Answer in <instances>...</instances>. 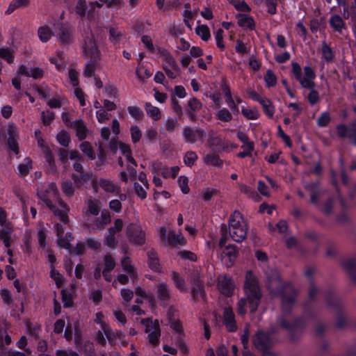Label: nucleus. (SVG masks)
Wrapping results in <instances>:
<instances>
[{
  "instance_id": "f257e3e1",
  "label": "nucleus",
  "mask_w": 356,
  "mask_h": 356,
  "mask_svg": "<svg viewBox=\"0 0 356 356\" xmlns=\"http://www.w3.org/2000/svg\"><path fill=\"white\" fill-rule=\"evenodd\" d=\"M267 280L268 290L271 294L280 296L282 312L284 315L288 314L295 305L297 291L291 284L283 283L276 271H272Z\"/></svg>"
},
{
  "instance_id": "f03ea898",
  "label": "nucleus",
  "mask_w": 356,
  "mask_h": 356,
  "mask_svg": "<svg viewBox=\"0 0 356 356\" xmlns=\"http://www.w3.org/2000/svg\"><path fill=\"white\" fill-rule=\"evenodd\" d=\"M245 297L241 298L238 304V313L244 315L246 312L245 307L248 304L251 312H254L260 303L262 297L261 287L257 277L251 271H248L245 276L244 284Z\"/></svg>"
},
{
  "instance_id": "7ed1b4c3",
  "label": "nucleus",
  "mask_w": 356,
  "mask_h": 356,
  "mask_svg": "<svg viewBox=\"0 0 356 356\" xmlns=\"http://www.w3.org/2000/svg\"><path fill=\"white\" fill-rule=\"evenodd\" d=\"M37 195L63 222L67 223L68 222L67 212L69 208L60 199L56 184L50 183L46 189L38 191Z\"/></svg>"
},
{
  "instance_id": "20e7f679",
  "label": "nucleus",
  "mask_w": 356,
  "mask_h": 356,
  "mask_svg": "<svg viewBox=\"0 0 356 356\" xmlns=\"http://www.w3.org/2000/svg\"><path fill=\"white\" fill-rule=\"evenodd\" d=\"M248 225L243 215L235 211L229 219V234L236 242L243 241L247 235Z\"/></svg>"
},
{
  "instance_id": "39448f33",
  "label": "nucleus",
  "mask_w": 356,
  "mask_h": 356,
  "mask_svg": "<svg viewBox=\"0 0 356 356\" xmlns=\"http://www.w3.org/2000/svg\"><path fill=\"white\" fill-rule=\"evenodd\" d=\"M292 73L296 79L299 81L302 87H311L312 86V79H315L316 74L310 66H305L303 68L304 74L302 75V69L300 65L296 63H291Z\"/></svg>"
},
{
  "instance_id": "423d86ee",
  "label": "nucleus",
  "mask_w": 356,
  "mask_h": 356,
  "mask_svg": "<svg viewBox=\"0 0 356 356\" xmlns=\"http://www.w3.org/2000/svg\"><path fill=\"white\" fill-rule=\"evenodd\" d=\"M94 188L99 187L105 193L117 195L121 200H124L127 198L125 194L122 193L121 187L119 184L115 183L113 181L107 178H100L93 186Z\"/></svg>"
},
{
  "instance_id": "0eeeda50",
  "label": "nucleus",
  "mask_w": 356,
  "mask_h": 356,
  "mask_svg": "<svg viewBox=\"0 0 356 356\" xmlns=\"http://www.w3.org/2000/svg\"><path fill=\"white\" fill-rule=\"evenodd\" d=\"M82 49L86 57L99 59L100 51L98 49L94 35L92 31H87L83 35Z\"/></svg>"
},
{
  "instance_id": "6e6552de",
  "label": "nucleus",
  "mask_w": 356,
  "mask_h": 356,
  "mask_svg": "<svg viewBox=\"0 0 356 356\" xmlns=\"http://www.w3.org/2000/svg\"><path fill=\"white\" fill-rule=\"evenodd\" d=\"M140 322L145 326V331L147 334L149 342L152 346H156L159 343V337L161 335L159 321L155 320L152 321L149 318H143Z\"/></svg>"
},
{
  "instance_id": "1a4fd4ad",
  "label": "nucleus",
  "mask_w": 356,
  "mask_h": 356,
  "mask_svg": "<svg viewBox=\"0 0 356 356\" xmlns=\"http://www.w3.org/2000/svg\"><path fill=\"white\" fill-rule=\"evenodd\" d=\"M184 141L186 143L194 144L200 142L202 143L206 136L204 129L199 127L184 126L182 129Z\"/></svg>"
},
{
  "instance_id": "9d476101",
  "label": "nucleus",
  "mask_w": 356,
  "mask_h": 356,
  "mask_svg": "<svg viewBox=\"0 0 356 356\" xmlns=\"http://www.w3.org/2000/svg\"><path fill=\"white\" fill-rule=\"evenodd\" d=\"M126 234L130 243L142 245L145 242V234L139 225L131 223L126 229Z\"/></svg>"
},
{
  "instance_id": "9b49d317",
  "label": "nucleus",
  "mask_w": 356,
  "mask_h": 356,
  "mask_svg": "<svg viewBox=\"0 0 356 356\" xmlns=\"http://www.w3.org/2000/svg\"><path fill=\"white\" fill-rule=\"evenodd\" d=\"M124 223L122 219L117 218L114 221V226L110 227L104 235V244L109 248H115L118 241L115 238V234L122 231Z\"/></svg>"
},
{
  "instance_id": "f8f14e48",
  "label": "nucleus",
  "mask_w": 356,
  "mask_h": 356,
  "mask_svg": "<svg viewBox=\"0 0 356 356\" xmlns=\"http://www.w3.org/2000/svg\"><path fill=\"white\" fill-rule=\"evenodd\" d=\"M336 131L340 138H348L356 146V120L353 121L349 125L338 124Z\"/></svg>"
},
{
  "instance_id": "ddd939ff",
  "label": "nucleus",
  "mask_w": 356,
  "mask_h": 356,
  "mask_svg": "<svg viewBox=\"0 0 356 356\" xmlns=\"http://www.w3.org/2000/svg\"><path fill=\"white\" fill-rule=\"evenodd\" d=\"M252 342L255 348L262 352L268 350L273 345L270 335L263 330H259L255 334Z\"/></svg>"
},
{
  "instance_id": "4468645a",
  "label": "nucleus",
  "mask_w": 356,
  "mask_h": 356,
  "mask_svg": "<svg viewBox=\"0 0 356 356\" xmlns=\"http://www.w3.org/2000/svg\"><path fill=\"white\" fill-rule=\"evenodd\" d=\"M56 35L61 43L70 44L73 40L74 31L70 24L60 23L58 24Z\"/></svg>"
},
{
  "instance_id": "2eb2a0df",
  "label": "nucleus",
  "mask_w": 356,
  "mask_h": 356,
  "mask_svg": "<svg viewBox=\"0 0 356 356\" xmlns=\"http://www.w3.org/2000/svg\"><path fill=\"white\" fill-rule=\"evenodd\" d=\"M157 299L166 305L171 299L170 286L166 282H160L155 286Z\"/></svg>"
},
{
  "instance_id": "dca6fc26",
  "label": "nucleus",
  "mask_w": 356,
  "mask_h": 356,
  "mask_svg": "<svg viewBox=\"0 0 356 356\" xmlns=\"http://www.w3.org/2000/svg\"><path fill=\"white\" fill-rule=\"evenodd\" d=\"M218 288L221 293L229 296L232 294L234 286L230 277L220 275L218 278Z\"/></svg>"
},
{
  "instance_id": "f3484780",
  "label": "nucleus",
  "mask_w": 356,
  "mask_h": 356,
  "mask_svg": "<svg viewBox=\"0 0 356 356\" xmlns=\"http://www.w3.org/2000/svg\"><path fill=\"white\" fill-rule=\"evenodd\" d=\"M223 323L229 332H236L237 325L235 321L234 314L230 307H225L223 312Z\"/></svg>"
},
{
  "instance_id": "a211bd4d",
  "label": "nucleus",
  "mask_w": 356,
  "mask_h": 356,
  "mask_svg": "<svg viewBox=\"0 0 356 356\" xmlns=\"http://www.w3.org/2000/svg\"><path fill=\"white\" fill-rule=\"evenodd\" d=\"M327 305H331L332 304L336 307L337 311V325L339 327H342L346 323V318L343 313L339 309V301L335 298L333 294H329L325 296Z\"/></svg>"
},
{
  "instance_id": "6ab92c4d",
  "label": "nucleus",
  "mask_w": 356,
  "mask_h": 356,
  "mask_svg": "<svg viewBox=\"0 0 356 356\" xmlns=\"http://www.w3.org/2000/svg\"><path fill=\"white\" fill-rule=\"evenodd\" d=\"M237 138L243 143L241 147L247 148V152H239L237 156L241 158L250 156L254 149V143L249 140L248 135L244 132L238 131L237 133Z\"/></svg>"
},
{
  "instance_id": "aec40b11",
  "label": "nucleus",
  "mask_w": 356,
  "mask_h": 356,
  "mask_svg": "<svg viewBox=\"0 0 356 356\" xmlns=\"http://www.w3.org/2000/svg\"><path fill=\"white\" fill-rule=\"evenodd\" d=\"M191 296L193 299L198 300L200 298L202 299L205 297L204 284L203 280L200 278L195 279L192 282Z\"/></svg>"
},
{
  "instance_id": "412c9836",
  "label": "nucleus",
  "mask_w": 356,
  "mask_h": 356,
  "mask_svg": "<svg viewBox=\"0 0 356 356\" xmlns=\"http://www.w3.org/2000/svg\"><path fill=\"white\" fill-rule=\"evenodd\" d=\"M305 188L310 194L311 202L317 206L322 193L318 184L317 182L307 184L305 185Z\"/></svg>"
},
{
  "instance_id": "4be33fe9",
  "label": "nucleus",
  "mask_w": 356,
  "mask_h": 356,
  "mask_svg": "<svg viewBox=\"0 0 356 356\" xmlns=\"http://www.w3.org/2000/svg\"><path fill=\"white\" fill-rule=\"evenodd\" d=\"M71 128L75 129L76 135L79 140H83L87 137L88 129L82 120L74 121Z\"/></svg>"
},
{
  "instance_id": "5701e85b",
  "label": "nucleus",
  "mask_w": 356,
  "mask_h": 356,
  "mask_svg": "<svg viewBox=\"0 0 356 356\" xmlns=\"http://www.w3.org/2000/svg\"><path fill=\"white\" fill-rule=\"evenodd\" d=\"M329 24L333 30L339 33H342L343 29H346V24L343 17L339 15H333L329 19Z\"/></svg>"
},
{
  "instance_id": "b1692460",
  "label": "nucleus",
  "mask_w": 356,
  "mask_h": 356,
  "mask_svg": "<svg viewBox=\"0 0 356 356\" xmlns=\"http://www.w3.org/2000/svg\"><path fill=\"white\" fill-rule=\"evenodd\" d=\"M186 242V241L181 234H176L174 231H170L168 233V239L165 244L171 246L184 245Z\"/></svg>"
},
{
  "instance_id": "393cba45",
  "label": "nucleus",
  "mask_w": 356,
  "mask_h": 356,
  "mask_svg": "<svg viewBox=\"0 0 356 356\" xmlns=\"http://www.w3.org/2000/svg\"><path fill=\"white\" fill-rule=\"evenodd\" d=\"M238 24L243 28L250 30H253L255 26V23L253 18L245 14H238L237 15Z\"/></svg>"
},
{
  "instance_id": "a878e982",
  "label": "nucleus",
  "mask_w": 356,
  "mask_h": 356,
  "mask_svg": "<svg viewBox=\"0 0 356 356\" xmlns=\"http://www.w3.org/2000/svg\"><path fill=\"white\" fill-rule=\"evenodd\" d=\"M148 264L149 268L155 272H161V265L156 252L154 250L147 252Z\"/></svg>"
},
{
  "instance_id": "bb28decb",
  "label": "nucleus",
  "mask_w": 356,
  "mask_h": 356,
  "mask_svg": "<svg viewBox=\"0 0 356 356\" xmlns=\"http://www.w3.org/2000/svg\"><path fill=\"white\" fill-rule=\"evenodd\" d=\"M343 267L349 273L352 280L356 284V258H350L343 262Z\"/></svg>"
},
{
  "instance_id": "cd10ccee",
  "label": "nucleus",
  "mask_w": 356,
  "mask_h": 356,
  "mask_svg": "<svg viewBox=\"0 0 356 356\" xmlns=\"http://www.w3.org/2000/svg\"><path fill=\"white\" fill-rule=\"evenodd\" d=\"M145 110L147 115L154 121H158L161 118V112L160 109L158 107L153 106L151 103H145Z\"/></svg>"
},
{
  "instance_id": "c85d7f7f",
  "label": "nucleus",
  "mask_w": 356,
  "mask_h": 356,
  "mask_svg": "<svg viewBox=\"0 0 356 356\" xmlns=\"http://www.w3.org/2000/svg\"><path fill=\"white\" fill-rule=\"evenodd\" d=\"M122 267L124 271L128 273L130 277L134 281L136 280L138 274L135 270L134 266L131 264L130 259L127 257H124L122 261Z\"/></svg>"
},
{
  "instance_id": "c756f323",
  "label": "nucleus",
  "mask_w": 356,
  "mask_h": 356,
  "mask_svg": "<svg viewBox=\"0 0 356 356\" xmlns=\"http://www.w3.org/2000/svg\"><path fill=\"white\" fill-rule=\"evenodd\" d=\"M111 215L108 210H103L101 216L96 220L95 227L97 229H103L104 227L111 222Z\"/></svg>"
},
{
  "instance_id": "7c9ffc66",
  "label": "nucleus",
  "mask_w": 356,
  "mask_h": 356,
  "mask_svg": "<svg viewBox=\"0 0 356 356\" xmlns=\"http://www.w3.org/2000/svg\"><path fill=\"white\" fill-rule=\"evenodd\" d=\"M38 35L41 42H47L54 35V32L49 26H42L39 27Z\"/></svg>"
},
{
  "instance_id": "2f4dec72",
  "label": "nucleus",
  "mask_w": 356,
  "mask_h": 356,
  "mask_svg": "<svg viewBox=\"0 0 356 356\" xmlns=\"http://www.w3.org/2000/svg\"><path fill=\"white\" fill-rule=\"evenodd\" d=\"M203 161L206 165L214 167H220L222 165V160L216 154H209L203 158Z\"/></svg>"
},
{
  "instance_id": "473e14b6",
  "label": "nucleus",
  "mask_w": 356,
  "mask_h": 356,
  "mask_svg": "<svg viewBox=\"0 0 356 356\" xmlns=\"http://www.w3.org/2000/svg\"><path fill=\"white\" fill-rule=\"evenodd\" d=\"M315 86L314 79H312V86L311 87H303L304 88H307L310 90L307 96V99L312 105L316 104L320 100L319 93L315 89Z\"/></svg>"
},
{
  "instance_id": "72a5a7b5",
  "label": "nucleus",
  "mask_w": 356,
  "mask_h": 356,
  "mask_svg": "<svg viewBox=\"0 0 356 356\" xmlns=\"http://www.w3.org/2000/svg\"><path fill=\"white\" fill-rule=\"evenodd\" d=\"M179 170V168L178 166H173V167H167V166H162L159 168V173L165 178H168L172 177V178H175Z\"/></svg>"
},
{
  "instance_id": "f704fd0d",
  "label": "nucleus",
  "mask_w": 356,
  "mask_h": 356,
  "mask_svg": "<svg viewBox=\"0 0 356 356\" xmlns=\"http://www.w3.org/2000/svg\"><path fill=\"white\" fill-rule=\"evenodd\" d=\"M172 280L178 290L180 291H186L185 280L177 272L173 271L172 273Z\"/></svg>"
},
{
  "instance_id": "c9c22d12",
  "label": "nucleus",
  "mask_w": 356,
  "mask_h": 356,
  "mask_svg": "<svg viewBox=\"0 0 356 356\" xmlns=\"http://www.w3.org/2000/svg\"><path fill=\"white\" fill-rule=\"evenodd\" d=\"M238 255V251L236 247L229 245L225 248L222 252V257H227L231 263H232Z\"/></svg>"
},
{
  "instance_id": "e433bc0d",
  "label": "nucleus",
  "mask_w": 356,
  "mask_h": 356,
  "mask_svg": "<svg viewBox=\"0 0 356 356\" xmlns=\"http://www.w3.org/2000/svg\"><path fill=\"white\" fill-rule=\"evenodd\" d=\"M97 59H92L87 61L85 64L84 70L83 72V75L85 77H91L95 75V72L96 70V60Z\"/></svg>"
},
{
  "instance_id": "4c0bfd02",
  "label": "nucleus",
  "mask_w": 356,
  "mask_h": 356,
  "mask_svg": "<svg viewBox=\"0 0 356 356\" xmlns=\"http://www.w3.org/2000/svg\"><path fill=\"white\" fill-rule=\"evenodd\" d=\"M267 116L270 118H272L275 113V108L272 104V102L266 97H264L261 99L259 102Z\"/></svg>"
},
{
  "instance_id": "58836bf2",
  "label": "nucleus",
  "mask_w": 356,
  "mask_h": 356,
  "mask_svg": "<svg viewBox=\"0 0 356 356\" xmlns=\"http://www.w3.org/2000/svg\"><path fill=\"white\" fill-rule=\"evenodd\" d=\"M216 117L217 120L224 122H229L233 119L232 113L226 108L218 110L216 114Z\"/></svg>"
},
{
  "instance_id": "ea45409f",
  "label": "nucleus",
  "mask_w": 356,
  "mask_h": 356,
  "mask_svg": "<svg viewBox=\"0 0 356 356\" xmlns=\"http://www.w3.org/2000/svg\"><path fill=\"white\" fill-rule=\"evenodd\" d=\"M81 152L86 154L89 159L93 160L95 159V154L91 144L88 141L81 143L79 145Z\"/></svg>"
},
{
  "instance_id": "a19ab883",
  "label": "nucleus",
  "mask_w": 356,
  "mask_h": 356,
  "mask_svg": "<svg viewBox=\"0 0 356 356\" xmlns=\"http://www.w3.org/2000/svg\"><path fill=\"white\" fill-rule=\"evenodd\" d=\"M161 53L163 60L171 66L174 70L178 72L179 70V66L170 53L165 49L162 50Z\"/></svg>"
},
{
  "instance_id": "79ce46f5",
  "label": "nucleus",
  "mask_w": 356,
  "mask_h": 356,
  "mask_svg": "<svg viewBox=\"0 0 356 356\" xmlns=\"http://www.w3.org/2000/svg\"><path fill=\"white\" fill-rule=\"evenodd\" d=\"M32 168V161L30 158L27 157L24 160L23 163L18 165V170L20 176L24 177L29 173L30 170Z\"/></svg>"
},
{
  "instance_id": "37998d69",
  "label": "nucleus",
  "mask_w": 356,
  "mask_h": 356,
  "mask_svg": "<svg viewBox=\"0 0 356 356\" xmlns=\"http://www.w3.org/2000/svg\"><path fill=\"white\" fill-rule=\"evenodd\" d=\"M322 57L327 62H332L334 59V54L332 48L325 42H322Z\"/></svg>"
},
{
  "instance_id": "c03bdc74",
  "label": "nucleus",
  "mask_w": 356,
  "mask_h": 356,
  "mask_svg": "<svg viewBox=\"0 0 356 356\" xmlns=\"http://www.w3.org/2000/svg\"><path fill=\"white\" fill-rule=\"evenodd\" d=\"M29 0H15L12 1L6 11V13L9 15L12 13L15 10L19 7H25L29 4Z\"/></svg>"
},
{
  "instance_id": "a18cd8bd",
  "label": "nucleus",
  "mask_w": 356,
  "mask_h": 356,
  "mask_svg": "<svg viewBox=\"0 0 356 356\" xmlns=\"http://www.w3.org/2000/svg\"><path fill=\"white\" fill-rule=\"evenodd\" d=\"M88 7L86 0H79L74 7V12L79 17H83L86 15Z\"/></svg>"
},
{
  "instance_id": "49530a36",
  "label": "nucleus",
  "mask_w": 356,
  "mask_h": 356,
  "mask_svg": "<svg viewBox=\"0 0 356 356\" xmlns=\"http://www.w3.org/2000/svg\"><path fill=\"white\" fill-rule=\"evenodd\" d=\"M88 211L86 214L97 216L100 211L99 202L97 200H90L87 202Z\"/></svg>"
},
{
  "instance_id": "de8ad7c7",
  "label": "nucleus",
  "mask_w": 356,
  "mask_h": 356,
  "mask_svg": "<svg viewBox=\"0 0 356 356\" xmlns=\"http://www.w3.org/2000/svg\"><path fill=\"white\" fill-rule=\"evenodd\" d=\"M61 189L63 193L69 197H71L74 195V187L72 182L70 180H66L62 182Z\"/></svg>"
},
{
  "instance_id": "09e8293b",
  "label": "nucleus",
  "mask_w": 356,
  "mask_h": 356,
  "mask_svg": "<svg viewBox=\"0 0 356 356\" xmlns=\"http://www.w3.org/2000/svg\"><path fill=\"white\" fill-rule=\"evenodd\" d=\"M195 32L204 41H207L210 38V31L207 25L198 26L195 29Z\"/></svg>"
},
{
  "instance_id": "8fccbe9b",
  "label": "nucleus",
  "mask_w": 356,
  "mask_h": 356,
  "mask_svg": "<svg viewBox=\"0 0 356 356\" xmlns=\"http://www.w3.org/2000/svg\"><path fill=\"white\" fill-rule=\"evenodd\" d=\"M127 110L131 116L134 119L137 120H142L143 119L144 113L140 108L131 106L127 108Z\"/></svg>"
},
{
  "instance_id": "3c124183",
  "label": "nucleus",
  "mask_w": 356,
  "mask_h": 356,
  "mask_svg": "<svg viewBox=\"0 0 356 356\" xmlns=\"http://www.w3.org/2000/svg\"><path fill=\"white\" fill-rule=\"evenodd\" d=\"M331 121V117L328 112L322 113L317 119V125L320 127H325Z\"/></svg>"
},
{
  "instance_id": "603ef678",
  "label": "nucleus",
  "mask_w": 356,
  "mask_h": 356,
  "mask_svg": "<svg viewBox=\"0 0 356 356\" xmlns=\"http://www.w3.org/2000/svg\"><path fill=\"white\" fill-rule=\"evenodd\" d=\"M264 80L268 87H273L277 83V77L274 72L270 70H268L266 71Z\"/></svg>"
},
{
  "instance_id": "864d4df0",
  "label": "nucleus",
  "mask_w": 356,
  "mask_h": 356,
  "mask_svg": "<svg viewBox=\"0 0 356 356\" xmlns=\"http://www.w3.org/2000/svg\"><path fill=\"white\" fill-rule=\"evenodd\" d=\"M110 40L113 43H118L122 36V33L119 29L112 27L109 30Z\"/></svg>"
},
{
  "instance_id": "5fc2aeb1",
  "label": "nucleus",
  "mask_w": 356,
  "mask_h": 356,
  "mask_svg": "<svg viewBox=\"0 0 356 356\" xmlns=\"http://www.w3.org/2000/svg\"><path fill=\"white\" fill-rule=\"evenodd\" d=\"M56 139L58 142L64 147H67L70 142L69 134L65 131H61L57 134Z\"/></svg>"
},
{
  "instance_id": "6e6d98bb",
  "label": "nucleus",
  "mask_w": 356,
  "mask_h": 356,
  "mask_svg": "<svg viewBox=\"0 0 356 356\" xmlns=\"http://www.w3.org/2000/svg\"><path fill=\"white\" fill-rule=\"evenodd\" d=\"M241 113L248 120H257L259 117V113L255 108H242Z\"/></svg>"
},
{
  "instance_id": "4d7b16f0",
  "label": "nucleus",
  "mask_w": 356,
  "mask_h": 356,
  "mask_svg": "<svg viewBox=\"0 0 356 356\" xmlns=\"http://www.w3.org/2000/svg\"><path fill=\"white\" fill-rule=\"evenodd\" d=\"M197 155L195 152L188 151L185 154L184 161L188 166H192L197 159Z\"/></svg>"
},
{
  "instance_id": "13d9d810",
  "label": "nucleus",
  "mask_w": 356,
  "mask_h": 356,
  "mask_svg": "<svg viewBox=\"0 0 356 356\" xmlns=\"http://www.w3.org/2000/svg\"><path fill=\"white\" fill-rule=\"evenodd\" d=\"M131 140L134 143H136L140 141L142 137V131L140 128L136 126H131L130 128Z\"/></svg>"
},
{
  "instance_id": "bf43d9fd",
  "label": "nucleus",
  "mask_w": 356,
  "mask_h": 356,
  "mask_svg": "<svg viewBox=\"0 0 356 356\" xmlns=\"http://www.w3.org/2000/svg\"><path fill=\"white\" fill-rule=\"evenodd\" d=\"M104 268L103 270L111 271L115 266V261L111 254H106L104 258Z\"/></svg>"
},
{
  "instance_id": "052dcab7",
  "label": "nucleus",
  "mask_w": 356,
  "mask_h": 356,
  "mask_svg": "<svg viewBox=\"0 0 356 356\" xmlns=\"http://www.w3.org/2000/svg\"><path fill=\"white\" fill-rule=\"evenodd\" d=\"M68 76L72 86L74 88L77 87L79 83V72L76 70L70 68L68 72Z\"/></svg>"
},
{
  "instance_id": "680f3d73",
  "label": "nucleus",
  "mask_w": 356,
  "mask_h": 356,
  "mask_svg": "<svg viewBox=\"0 0 356 356\" xmlns=\"http://www.w3.org/2000/svg\"><path fill=\"white\" fill-rule=\"evenodd\" d=\"M0 58L5 59L8 63H11L13 61V52L8 48L0 49Z\"/></svg>"
},
{
  "instance_id": "e2e57ef3",
  "label": "nucleus",
  "mask_w": 356,
  "mask_h": 356,
  "mask_svg": "<svg viewBox=\"0 0 356 356\" xmlns=\"http://www.w3.org/2000/svg\"><path fill=\"white\" fill-rule=\"evenodd\" d=\"M188 179L185 176H180L178 178V184L181 188V191L184 193L187 194L189 192V187L188 186Z\"/></svg>"
},
{
  "instance_id": "0e129e2a",
  "label": "nucleus",
  "mask_w": 356,
  "mask_h": 356,
  "mask_svg": "<svg viewBox=\"0 0 356 356\" xmlns=\"http://www.w3.org/2000/svg\"><path fill=\"white\" fill-rule=\"evenodd\" d=\"M0 238L7 248L10 247V232L5 229L0 230Z\"/></svg>"
},
{
  "instance_id": "69168bd1",
  "label": "nucleus",
  "mask_w": 356,
  "mask_h": 356,
  "mask_svg": "<svg viewBox=\"0 0 356 356\" xmlns=\"http://www.w3.org/2000/svg\"><path fill=\"white\" fill-rule=\"evenodd\" d=\"M157 131L153 129H148L145 133L144 141L145 143H151L154 141L157 137Z\"/></svg>"
},
{
  "instance_id": "338daca9",
  "label": "nucleus",
  "mask_w": 356,
  "mask_h": 356,
  "mask_svg": "<svg viewBox=\"0 0 356 356\" xmlns=\"http://www.w3.org/2000/svg\"><path fill=\"white\" fill-rule=\"evenodd\" d=\"M208 143L210 147H222L223 145L222 138L220 136L213 135L209 136Z\"/></svg>"
},
{
  "instance_id": "774afa93",
  "label": "nucleus",
  "mask_w": 356,
  "mask_h": 356,
  "mask_svg": "<svg viewBox=\"0 0 356 356\" xmlns=\"http://www.w3.org/2000/svg\"><path fill=\"white\" fill-rule=\"evenodd\" d=\"M177 124V120L172 118H168L165 122L164 126L166 131L169 133H172L175 130V127Z\"/></svg>"
}]
</instances>
